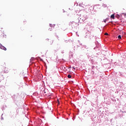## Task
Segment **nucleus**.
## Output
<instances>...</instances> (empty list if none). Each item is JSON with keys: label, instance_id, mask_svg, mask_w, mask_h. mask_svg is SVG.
Returning <instances> with one entry per match:
<instances>
[{"label": "nucleus", "instance_id": "1", "mask_svg": "<svg viewBox=\"0 0 126 126\" xmlns=\"http://www.w3.org/2000/svg\"><path fill=\"white\" fill-rule=\"evenodd\" d=\"M46 42H47V43H49V44H52V43H53V40L51 39H46Z\"/></svg>", "mask_w": 126, "mask_h": 126}, {"label": "nucleus", "instance_id": "2", "mask_svg": "<svg viewBox=\"0 0 126 126\" xmlns=\"http://www.w3.org/2000/svg\"><path fill=\"white\" fill-rule=\"evenodd\" d=\"M4 71L5 73H7L8 72V69L7 68H6V67H4Z\"/></svg>", "mask_w": 126, "mask_h": 126}, {"label": "nucleus", "instance_id": "3", "mask_svg": "<svg viewBox=\"0 0 126 126\" xmlns=\"http://www.w3.org/2000/svg\"><path fill=\"white\" fill-rule=\"evenodd\" d=\"M1 49V50H4V51H6V48H5L4 46H0V48Z\"/></svg>", "mask_w": 126, "mask_h": 126}, {"label": "nucleus", "instance_id": "4", "mask_svg": "<svg viewBox=\"0 0 126 126\" xmlns=\"http://www.w3.org/2000/svg\"><path fill=\"white\" fill-rule=\"evenodd\" d=\"M12 98L13 99H14V100H15V99H17V96H16V95L15 94H13L12 96Z\"/></svg>", "mask_w": 126, "mask_h": 126}, {"label": "nucleus", "instance_id": "5", "mask_svg": "<svg viewBox=\"0 0 126 126\" xmlns=\"http://www.w3.org/2000/svg\"><path fill=\"white\" fill-rule=\"evenodd\" d=\"M111 18H112V19H115V15L114 14L111 15Z\"/></svg>", "mask_w": 126, "mask_h": 126}, {"label": "nucleus", "instance_id": "6", "mask_svg": "<svg viewBox=\"0 0 126 126\" xmlns=\"http://www.w3.org/2000/svg\"><path fill=\"white\" fill-rule=\"evenodd\" d=\"M68 78H71V75L70 74L68 75L67 76Z\"/></svg>", "mask_w": 126, "mask_h": 126}, {"label": "nucleus", "instance_id": "7", "mask_svg": "<svg viewBox=\"0 0 126 126\" xmlns=\"http://www.w3.org/2000/svg\"><path fill=\"white\" fill-rule=\"evenodd\" d=\"M118 39H122V36H121V35H119L118 36Z\"/></svg>", "mask_w": 126, "mask_h": 126}, {"label": "nucleus", "instance_id": "8", "mask_svg": "<svg viewBox=\"0 0 126 126\" xmlns=\"http://www.w3.org/2000/svg\"><path fill=\"white\" fill-rule=\"evenodd\" d=\"M104 35H106V36H108V35H109L108 33L106 32Z\"/></svg>", "mask_w": 126, "mask_h": 126}, {"label": "nucleus", "instance_id": "9", "mask_svg": "<svg viewBox=\"0 0 126 126\" xmlns=\"http://www.w3.org/2000/svg\"><path fill=\"white\" fill-rule=\"evenodd\" d=\"M50 26H51V27H52V24H50Z\"/></svg>", "mask_w": 126, "mask_h": 126}, {"label": "nucleus", "instance_id": "10", "mask_svg": "<svg viewBox=\"0 0 126 126\" xmlns=\"http://www.w3.org/2000/svg\"><path fill=\"white\" fill-rule=\"evenodd\" d=\"M72 68H73L74 69H75V67H72Z\"/></svg>", "mask_w": 126, "mask_h": 126}, {"label": "nucleus", "instance_id": "11", "mask_svg": "<svg viewBox=\"0 0 126 126\" xmlns=\"http://www.w3.org/2000/svg\"><path fill=\"white\" fill-rule=\"evenodd\" d=\"M104 22H105V23H106V20H105L104 21Z\"/></svg>", "mask_w": 126, "mask_h": 126}, {"label": "nucleus", "instance_id": "12", "mask_svg": "<svg viewBox=\"0 0 126 126\" xmlns=\"http://www.w3.org/2000/svg\"><path fill=\"white\" fill-rule=\"evenodd\" d=\"M1 46H2L1 44H0V47H1Z\"/></svg>", "mask_w": 126, "mask_h": 126}, {"label": "nucleus", "instance_id": "13", "mask_svg": "<svg viewBox=\"0 0 126 126\" xmlns=\"http://www.w3.org/2000/svg\"><path fill=\"white\" fill-rule=\"evenodd\" d=\"M24 22H26V21H24Z\"/></svg>", "mask_w": 126, "mask_h": 126}]
</instances>
